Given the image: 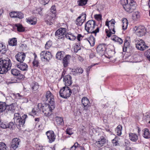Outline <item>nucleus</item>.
<instances>
[{"instance_id":"1","label":"nucleus","mask_w":150,"mask_h":150,"mask_svg":"<svg viewBox=\"0 0 150 150\" xmlns=\"http://www.w3.org/2000/svg\"><path fill=\"white\" fill-rule=\"evenodd\" d=\"M120 3L125 11L129 13L136 9L137 4L133 0H120Z\"/></svg>"},{"instance_id":"2","label":"nucleus","mask_w":150,"mask_h":150,"mask_svg":"<svg viewBox=\"0 0 150 150\" xmlns=\"http://www.w3.org/2000/svg\"><path fill=\"white\" fill-rule=\"evenodd\" d=\"M85 29L88 33L94 34L95 36L99 32V28L96 25V21L93 20L88 21L85 25Z\"/></svg>"},{"instance_id":"3","label":"nucleus","mask_w":150,"mask_h":150,"mask_svg":"<svg viewBox=\"0 0 150 150\" xmlns=\"http://www.w3.org/2000/svg\"><path fill=\"white\" fill-rule=\"evenodd\" d=\"M54 104H48L41 103H38V107L39 110H42V112L47 116H50L52 114V110L54 108Z\"/></svg>"},{"instance_id":"4","label":"nucleus","mask_w":150,"mask_h":150,"mask_svg":"<svg viewBox=\"0 0 150 150\" xmlns=\"http://www.w3.org/2000/svg\"><path fill=\"white\" fill-rule=\"evenodd\" d=\"M12 64L11 60L8 58L5 59H0V74L6 73L11 69Z\"/></svg>"},{"instance_id":"5","label":"nucleus","mask_w":150,"mask_h":150,"mask_svg":"<svg viewBox=\"0 0 150 150\" xmlns=\"http://www.w3.org/2000/svg\"><path fill=\"white\" fill-rule=\"evenodd\" d=\"M50 13L46 17L45 21L47 24L51 25L54 22L56 18V8L55 6H53L50 9Z\"/></svg>"},{"instance_id":"6","label":"nucleus","mask_w":150,"mask_h":150,"mask_svg":"<svg viewBox=\"0 0 150 150\" xmlns=\"http://www.w3.org/2000/svg\"><path fill=\"white\" fill-rule=\"evenodd\" d=\"M115 21L113 19L108 21L107 19L105 22V25L108 27L109 30L106 29L105 31L107 34V36L108 37H110L112 34H114L115 33Z\"/></svg>"},{"instance_id":"7","label":"nucleus","mask_w":150,"mask_h":150,"mask_svg":"<svg viewBox=\"0 0 150 150\" xmlns=\"http://www.w3.org/2000/svg\"><path fill=\"white\" fill-rule=\"evenodd\" d=\"M134 42L136 47L140 50L144 51L148 47L145 45L144 42L140 38H135Z\"/></svg>"},{"instance_id":"8","label":"nucleus","mask_w":150,"mask_h":150,"mask_svg":"<svg viewBox=\"0 0 150 150\" xmlns=\"http://www.w3.org/2000/svg\"><path fill=\"white\" fill-rule=\"evenodd\" d=\"M71 93V90L68 86L63 87L60 89L59 91L60 96L64 98H67L69 97Z\"/></svg>"},{"instance_id":"9","label":"nucleus","mask_w":150,"mask_h":150,"mask_svg":"<svg viewBox=\"0 0 150 150\" xmlns=\"http://www.w3.org/2000/svg\"><path fill=\"white\" fill-rule=\"evenodd\" d=\"M19 114L18 113H16L14 114V117L13 119L14 121H16V122L18 123V125L20 127L21 126H23L25 123V120L27 117V115H26L24 114L22 117H19Z\"/></svg>"},{"instance_id":"10","label":"nucleus","mask_w":150,"mask_h":150,"mask_svg":"<svg viewBox=\"0 0 150 150\" xmlns=\"http://www.w3.org/2000/svg\"><path fill=\"white\" fill-rule=\"evenodd\" d=\"M42 100L44 102L48 101L50 104H53L54 103V96L50 91H47L45 95L42 97Z\"/></svg>"},{"instance_id":"11","label":"nucleus","mask_w":150,"mask_h":150,"mask_svg":"<svg viewBox=\"0 0 150 150\" xmlns=\"http://www.w3.org/2000/svg\"><path fill=\"white\" fill-rule=\"evenodd\" d=\"M67 29L65 28H60L55 32V36L58 39L64 38L66 36Z\"/></svg>"},{"instance_id":"12","label":"nucleus","mask_w":150,"mask_h":150,"mask_svg":"<svg viewBox=\"0 0 150 150\" xmlns=\"http://www.w3.org/2000/svg\"><path fill=\"white\" fill-rule=\"evenodd\" d=\"M40 55L41 59L43 61L49 62L52 57L51 52L46 51H42Z\"/></svg>"},{"instance_id":"13","label":"nucleus","mask_w":150,"mask_h":150,"mask_svg":"<svg viewBox=\"0 0 150 150\" xmlns=\"http://www.w3.org/2000/svg\"><path fill=\"white\" fill-rule=\"evenodd\" d=\"M134 30H135L136 34L139 37L143 36L145 33V28L143 26H135L134 28Z\"/></svg>"},{"instance_id":"14","label":"nucleus","mask_w":150,"mask_h":150,"mask_svg":"<svg viewBox=\"0 0 150 150\" xmlns=\"http://www.w3.org/2000/svg\"><path fill=\"white\" fill-rule=\"evenodd\" d=\"M107 46L105 44L102 43L99 44L97 47V52L102 54H105Z\"/></svg>"},{"instance_id":"15","label":"nucleus","mask_w":150,"mask_h":150,"mask_svg":"<svg viewBox=\"0 0 150 150\" xmlns=\"http://www.w3.org/2000/svg\"><path fill=\"white\" fill-rule=\"evenodd\" d=\"M81 103L83 105L84 110L87 111L88 108L91 106V103L89 100L86 97H83L81 100Z\"/></svg>"},{"instance_id":"16","label":"nucleus","mask_w":150,"mask_h":150,"mask_svg":"<svg viewBox=\"0 0 150 150\" xmlns=\"http://www.w3.org/2000/svg\"><path fill=\"white\" fill-rule=\"evenodd\" d=\"M46 134L47 136L48 139H49L48 142L49 143H52L54 141L56 136L53 131H48L46 132Z\"/></svg>"},{"instance_id":"17","label":"nucleus","mask_w":150,"mask_h":150,"mask_svg":"<svg viewBox=\"0 0 150 150\" xmlns=\"http://www.w3.org/2000/svg\"><path fill=\"white\" fill-rule=\"evenodd\" d=\"M26 57L25 54L22 52H19L16 55V59L19 62H23Z\"/></svg>"},{"instance_id":"18","label":"nucleus","mask_w":150,"mask_h":150,"mask_svg":"<svg viewBox=\"0 0 150 150\" xmlns=\"http://www.w3.org/2000/svg\"><path fill=\"white\" fill-rule=\"evenodd\" d=\"M63 81L66 86H70L72 83L71 76L69 75L65 76L63 78Z\"/></svg>"},{"instance_id":"19","label":"nucleus","mask_w":150,"mask_h":150,"mask_svg":"<svg viewBox=\"0 0 150 150\" xmlns=\"http://www.w3.org/2000/svg\"><path fill=\"white\" fill-rule=\"evenodd\" d=\"M17 67L20 70L23 71H27L28 69V66L26 64L23 62H20L16 65Z\"/></svg>"},{"instance_id":"20","label":"nucleus","mask_w":150,"mask_h":150,"mask_svg":"<svg viewBox=\"0 0 150 150\" xmlns=\"http://www.w3.org/2000/svg\"><path fill=\"white\" fill-rule=\"evenodd\" d=\"M20 141V139L18 138L13 139L11 142V147L14 149H15L18 147Z\"/></svg>"},{"instance_id":"21","label":"nucleus","mask_w":150,"mask_h":150,"mask_svg":"<svg viewBox=\"0 0 150 150\" xmlns=\"http://www.w3.org/2000/svg\"><path fill=\"white\" fill-rule=\"evenodd\" d=\"M105 139L103 136H101L98 141L96 142L97 146L99 147H101L105 142Z\"/></svg>"},{"instance_id":"22","label":"nucleus","mask_w":150,"mask_h":150,"mask_svg":"<svg viewBox=\"0 0 150 150\" xmlns=\"http://www.w3.org/2000/svg\"><path fill=\"white\" fill-rule=\"evenodd\" d=\"M6 110L7 111H11V112H14L15 109V104L12 103L9 105L6 104Z\"/></svg>"},{"instance_id":"23","label":"nucleus","mask_w":150,"mask_h":150,"mask_svg":"<svg viewBox=\"0 0 150 150\" xmlns=\"http://www.w3.org/2000/svg\"><path fill=\"white\" fill-rule=\"evenodd\" d=\"M71 57V56L69 54L67 55L63 59V64L64 67H66L68 66V61Z\"/></svg>"},{"instance_id":"24","label":"nucleus","mask_w":150,"mask_h":150,"mask_svg":"<svg viewBox=\"0 0 150 150\" xmlns=\"http://www.w3.org/2000/svg\"><path fill=\"white\" fill-rule=\"evenodd\" d=\"M27 22L32 25H35L37 23V19L35 17H31L30 18H26Z\"/></svg>"},{"instance_id":"25","label":"nucleus","mask_w":150,"mask_h":150,"mask_svg":"<svg viewBox=\"0 0 150 150\" xmlns=\"http://www.w3.org/2000/svg\"><path fill=\"white\" fill-rule=\"evenodd\" d=\"M129 139L133 142H136L138 139V136L134 133H129Z\"/></svg>"},{"instance_id":"26","label":"nucleus","mask_w":150,"mask_h":150,"mask_svg":"<svg viewBox=\"0 0 150 150\" xmlns=\"http://www.w3.org/2000/svg\"><path fill=\"white\" fill-rule=\"evenodd\" d=\"M87 40L91 46H93L94 45L95 42V39L92 35H91L87 39Z\"/></svg>"},{"instance_id":"27","label":"nucleus","mask_w":150,"mask_h":150,"mask_svg":"<svg viewBox=\"0 0 150 150\" xmlns=\"http://www.w3.org/2000/svg\"><path fill=\"white\" fill-rule=\"evenodd\" d=\"M143 133V137L146 139H149L150 137V133L149 129L147 128H145L144 129Z\"/></svg>"},{"instance_id":"28","label":"nucleus","mask_w":150,"mask_h":150,"mask_svg":"<svg viewBox=\"0 0 150 150\" xmlns=\"http://www.w3.org/2000/svg\"><path fill=\"white\" fill-rule=\"evenodd\" d=\"M111 39L115 42H117L119 43V44H121L123 42L122 40L120 38L118 37L116 35H114L111 38Z\"/></svg>"},{"instance_id":"29","label":"nucleus","mask_w":150,"mask_h":150,"mask_svg":"<svg viewBox=\"0 0 150 150\" xmlns=\"http://www.w3.org/2000/svg\"><path fill=\"white\" fill-rule=\"evenodd\" d=\"M6 103L0 101V113L6 110Z\"/></svg>"},{"instance_id":"30","label":"nucleus","mask_w":150,"mask_h":150,"mask_svg":"<svg viewBox=\"0 0 150 150\" xmlns=\"http://www.w3.org/2000/svg\"><path fill=\"white\" fill-rule=\"evenodd\" d=\"M8 44L9 45L11 46H15L17 45V41L16 38H13L9 40L8 42Z\"/></svg>"},{"instance_id":"31","label":"nucleus","mask_w":150,"mask_h":150,"mask_svg":"<svg viewBox=\"0 0 150 150\" xmlns=\"http://www.w3.org/2000/svg\"><path fill=\"white\" fill-rule=\"evenodd\" d=\"M83 71V69L81 67H78L75 69H72V72L74 74H82Z\"/></svg>"},{"instance_id":"32","label":"nucleus","mask_w":150,"mask_h":150,"mask_svg":"<svg viewBox=\"0 0 150 150\" xmlns=\"http://www.w3.org/2000/svg\"><path fill=\"white\" fill-rule=\"evenodd\" d=\"M56 123L58 125H63L64 122L62 118L61 117H57L55 118Z\"/></svg>"},{"instance_id":"33","label":"nucleus","mask_w":150,"mask_h":150,"mask_svg":"<svg viewBox=\"0 0 150 150\" xmlns=\"http://www.w3.org/2000/svg\"><path fill=\"white\" fill-rule=\"evenodd\" d=\"M122 29L125 30L127 28L128 21L127 19L125 18H123L122 20Z\"/></svg>"},{"instance_id":"34","label":"nucleus","mask_w":150,"mask_h":150,"mask_svg":"<svg viewBox=\"0 0 150 150\" xmlns=\"http://www.w3.org/2000/svg\"><path fill=\"white\" fill-rule=\"evenodd\" d=\"M65 37L67 39L71 40H74L76 39V37L72 33H67V32Z\"/></svg>"},{"instance_id":"35","label":"nucleus","mask_w":150,"mask_h":150,"mask_svg":"<svg viewBox=\"0 0 150 150\" xmlns=\"http://www.w3.org/2000/svg\"><path fill=\"white\" fill-rule=\"evenodd\" d=\"M122 126L121 125H118L116 128L115 131L117 135L120 136L122 134Z\"/></svg>"},{"instance_id":"36","label":"nucleus","mask_w":150,"mask_h":150,"mask_svg":"<svg viewBox=\"0 0 150 150\" xmlns=\"http://www.w3.org/2000/svg\"><path fill=\"white\" fill-rule=\"evenodd\" d=\"M64 52L63 51L58 52L56 55L57 59L59 60H61L64 57Z\"/></svg>"},{"instance_id":"37","label":"nucleus","mask_w":150,"mask_h":150,"mask_svg":"<svg viewBox=\"0 0 150 150\" xmlns=\"http://www.w3.org/2000/svg\"><path fill=\"white\" fill-rule=\"evenodd\" d=\"M15 27L16 28L17 31L19 32H22L25 30L24 28L23 27L22 25L21 24H16Z\"/></svg>"},{"instance_id":"38","label":"nucleus","mask_w":150,"mask_h":150,"mask_svg":"<svg viewBox=\"0 0 150 150\" xmlns=\"http://www.w3.org/2000/svg\"><path fill=\"white\" fill-rule=\"evenodd\" d=\"M83 20L80 18V17H79L76 20L75 23L78 26H81L84 22Z\"/></svg>"},{"instance_id":"39","label":"nucleus","mask_w":150,"mask_h":150,"mask_svg":"<svg viewBox=\"0 0 150 150\" xmlns=\"http://www.w3.org/2000/svg\"><path fill=\"white\" fill-rule=\"evenodd\" d=\"M88 0H78L77 3L79 6H85L87 3Z\"/></svg>"},{"instance_id":"40","label":"nucleus","mask_w":150,"mask_h":150,"mask_svg":"<svg viewBox=\"0 0 150 150\" xmlns=\"http://www.w3.org/2000/svg\"><path fill=\"white\" fill-rule=\"evenodd\" d=\"M7 128H8L11 130H13L15 128V125L14 123L13 122H10L7 125Z\"/></svg>"},{"instance_id":"41","label":"nucleus","mask_w":150,"mask_h":150,"mask_svg":"<svg viewBox=\"0 0 150 150\" xmlns=\"http://www.w3.org/2000/svg\"><path fill=\"white\" fill-rule=\"evenodd\" d=\"M139 13L138 11L135 12L132 14V17L134 21L137 20V19L139 18Z\"/></svg>"},{"instance_id":"42","label":"nucleus","mask_w":150,"mask_h":150,"mask_svg":"<svg viewBox=\"0 0 150 150\" xmlns=\"http://www.w3.org/2000/svg\"><path fill=\"white\" fill-rule=\"evenodd\" d=\"M32 89L33 91H36L39 88V86L38 83L37 82L33 83L31 85Z\"/></svg>"},{"instance_id":"43","label":"nucleus","mask_w":150,"mask_h":150,"mask_svg":"<svg viewBox=\"0 0 150 150\" xmlns=\"http://www.w3.org/2000/svg\"><path fill=\"white\" fill-rule=\"evenodd\" d=\"M6 51L5 46L2 43H0V52L2 54L5 53Z\"/></svg>"},{"instance_id":"44","label":"nucleus","mask_w":150,"mask_h":150,"mask_svg":"<svg viewBox=\"0 0 150 150\" xmlns=\"http://www.w3.org/2000/svg\"><path fill=\"white\" fill-rule=\"evenodd\" d=\"M119 139L117 137H115V138L112 140V142L113 146H116L119 145L118 141Z\"/></svg>"},{"instance_id":"45","label":"nucleus","mask_w":150,"mask_h":150,"mask_svg":"<svg viewBox=\"0 0 150 150\" xmlns=\"http://www.w3.org/2000/svg\"><path fill=\"white\" fill-rule=\"evenodd\" d=\"M0 150H7L6 144L3 142H0Z\"/></svg>"},{"instance_id":"46","label":"nucleus","mask_w":150,"mask_h":150,"mask_svg":"<svg viewBox=\"0 0 150 150\" xmlns=\"http://www.w3.org/2000/svg\"><path fill=\"white\" fill-rule=\"evenodd\" d=\"M115 53V52L113 50H109L108 51H106L105 52V54H108V57H112V55Z\"/></svg>"},{"instance_id":"47","label":"nucleus","mask_w":150,"mask_h":150,"mask_svg":"<svg viewBox=\"0 0 150 150\" xmlns=\"http://www.w3.org/2000/svg\"><path fill=\"white\" fill-rule=\"evenodd\" d=\"M11 74L15 76H17L18 74L19 73V72L20 71L16 69H13L11 70Z\"/></svg>"},{"instance_id":"48","label":"nucleus","mask_w":150,"mask_h":150,"mask_svg":"<svg viewBox=\"0 0 150 150\" xmlns=\"http://www.w3.org/2000/svg\"><path fill=\"white\" fill-rule=\"evenodd\" d=\"M17 14L16 18H18L20 19H21L23 18L24 15L22 12L19 11H17Z\"/></svg>"},{"instance_id":"49","label":"nucleus","mask_w":150,"mask_h":150,"mask_svg":"<svg viewBox=\"0 0 150 150\" xmlns=\"http://www.w3.org/2000/svg\"><path fill=\"white\" fill-rule=\"evenodd\" d=\"M32 63L34 67H38L39 66V62L38 60L34 59Z\"/></svg>"},{"instance_id":"50","label":"nucleus","mask_w":150,"mask_h":150,"mask_svg":"<svg viewBox=\"0 0 150 150\" xmlns=\"http://www.w3.org/2000/svg\"><path fill=\"white\" fill-rule=\"evenodd\" d=\"M52 42L51 41H47L45 47L46 49H48L52 45Z\"/></svg>"},{"instance_id":"51","label":"nucleus","mask_w":150,"mask_h":150,"mask_svg":"<svg viewBox=\"0 0 150 150\" xmlns=\"http://www.w3.org/2000/svg\"><path fill=\"white\" fill-rule=\"evenodd\" d=\"M80 146V145L77 142H76L70 148V150H75L76 148Z\"/></svg>"},{"instance_id":"52","label":"nucleus","mask_w":150,"mask_h":150,"mask_svg":"<svg viewBox=\"0 0 150 150\" xmlns=\"http://www.w3.org/2000/svg\"><path fill=\"white\" fill-rule=\"evenodd\" d=\"M80 49L81 47L80 45H79L77 44H76L74 45V51L75 52H77Z\"/></svg>"},{"instance_id":"53","label":"nucleus","mask_w":150,"mask_h":150,"mask_svg":"<svg viewBox=\"0 0 150 150\" xmlns=\"http://www.w3.org/2000/svg\"><path fill=\"white\" fill-rule=\"evenodd\" d=\"M78 86H73L72 87L71 91H72L74 93H76L78 92Z\"/></svg>"},{"instance_id":"54","label":"nucleus","mask_w":150,"mask_h":150,"mask_svg":"<svg viewBox=\"0 0 150 150\" xmlns=\"http://www.w3.org/2000/svg\"><path fill=\"white\" fill-rule=\"evenodd\" d=\"M7 125L4 122L0 121V127L3 129L7 128Z\"/></svg>"},{"instance_id":"55","label":"nucleus","mask_w":150,"mask_h":150,"mask_svg":"<svg viewBox=\"0 0 150 150\" xmlns=\"http://www.w3.org/2000/svg\"><path fill=\"white\" fill-rule=\"evenodd\" d=\"M17 14V12L15 11H12L9 13L10 16L13 18H16Z\"/></svg>"},{"instance_id":"56","label":"nucleus","mask_w":150,"mask_h":150,"mask_svg":"<svg viewBox=\"0 0 150 150\" xmlns=\"http://www.w3.org/2000/svg\"><path fill=\"white\" fill-rule=\"evenodd\" d=\"M146 55L148 60L150 61V49L147 51Z\"/></svg>"},{"instance_id":"57","label":"nucleus","mask_w":150,"mask_h":150,"mask_svg":"<svg viewBox=\"0 0 150 150\" xmlns=\"http://www.w3.org/2000/svg\"><path fill=\"white\" fill-rule=\"evenodd\" d=\"M86 14L84 13H82L79 17H80V18L85 21L86 18Z\"/></svg>"},{"instance_id":"58","label":"nucleus","mask_w":150,"mask_h":150,"mask_svg":"<svg viewBox=\"0 0 150 150\" xmlns=\"http://www.w3.org/2000/svg\"><path fill=\"white\" fill-rule=\"evenodd\" d=\"M16 76L17 77L18 79L22 80H23L24 77L23 75L20 73V72H19V73Z\"/></svg>"},{"instance_id":"59","label":"nucleus","mask_w":150,"mask_h":150,"mask_svg":"<svg viewBox=\"0 0 150 150\" xmlns=\"http://www.w3.org/2000/svg\"><path fill=\"white\" fill-rule=\"evenodd\" d=\"M95 18L98 21L102 19V16L100 14L96 15L94 16Z\"/></svg>"},{"instance_id":"60","label":"nucleus","mask_w":150,"mask_h":150,"mask_svg":"<svg viewBox=\"0 0 150 150\" xmlns=\"http://www.w3.org/2000/svg\"><path fill=\"white\" fill-rule=\"evenodd\" d=\"M129 43L126 40L124 42V46L127 48L129 47Z\"/></svg>"},{"instance_id":"61","label":"nucleus","mask_w":150,"mask_h":150,"mask_svg":"<svg viewBox=\"0 0 150 150\" xmlns=\"http://www.w3.org/2000/svg\"><path fill=\"white\" fill-rule=\"evenodd\" d=\"M71 129L67 128L66 130V133L70 135H71L73 134L71 131Z\"/></svg>"},{"instance_id":"62","label":"nucleus","mask_w":150,"mask_h":150,"mask_svg":"<svg viewBox=\"0 0 150 150\" xmlns=\"http://www.w3.org/2000/svg\"><path fill=\"white\" fill-rule=\"evenodd\" d=\"M83 36H82L81 34H79L77 36V39L79 41H80V40L83 38Z\"/></svg>"},{"instance_id":"63","label":"nucleus","mask_w":150,"mask_h":150,"mask_svg":"<svg viewBox=\"0 0 150 150\" xmlns=\"http://www.w3.org/2000/svg\"><path fill=\"white\" fill-rule=\"evenodd\" d=\"M49 1L50 0H42L43 2L42 4H43L44 5H45L48 3Z\"/></svg>"},{"instance_id":"64","label":"nucleus","mask_w":150,"mask_h":150,"mask_svg":"<svg viewBox=\"0 0 150 150\" xmlns=\"http://www.w3.org/2000/svg\"><path fill=\"white\" fill-rule=\"evenodd\" d=\"M16 96L18 99H21V98L23 97L19 93H17L16 94Z\"/></svg>"}]
</instances>
